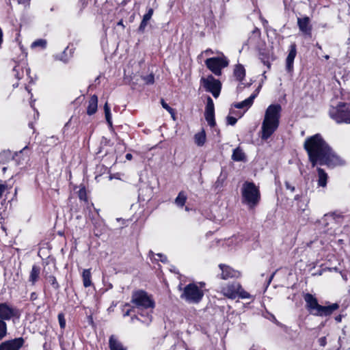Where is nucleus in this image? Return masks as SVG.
Here are the masks:
<instances>
[{
  "instance_id": "nucleus-1",
  "label": "nucleus",
  "mask_w": 350,
  "mask_h": 350,
  "mask_svg": "<svg viewBox=\"0 0 350 350\" xmlns=\"http://www.w3.org/2000/svg\"><path fill=\"white\" fill-rule=\"evenodd\" d=\"M304 148L313 167L316 165L334 167L342 164L340 158L334 152L321 134L306 138Z\"/></svg>"
},
{
  "instance_id": "nucleus-2",
  "label": "nucleus",
  "mask_w": 350,
  "mask_h": 350,
  "mask_svg": "<svg viewBox=\"0 0 350 350\" xmlns=\"http://www.w3.org/2000/svg\"><path fill=\"white\" fill-rule=\"evenodd\" d=\"M282 107L279 104L270 105L265 112L260 129V138L267 140L278 129L281 118Z\"/></svg>"
},
{
  "instance_id": "nucleus-3",
  "label": "nucleus",
  "mask_w": 350,
  "mask_h": 350,
  "mask_svg": "<svg viewBox=\"0 0 350 350\" xmlns=\"http://www.w3.org/2000/svg\"><path fill=\"white\" fill-rule=\"evenodd\" d=\"M131 303L139 311V314L145 318L142 321L147 325H149L152 321V310L155 306L152 296L144 291H137L132 294Z\"/></svg>"
},
{
  "instance_id": "nucleus-4",
  "label": "nucleus",
  "mask_w": 350,
  "mask_h": 350,
  "mask_svg": "<svg viewBox=\"0 0 350 350\" xmlns=\"http://www.w3.org/2000/svg\"><path fill=\"white\" fill-rule=\"evenodd\" d=\"M306 307L310 313L314 316L327 317L330 316L335 310H338L339 305L336 303L323 306L319 304L317 299L310 293H306L304 296Z\"/></svg>"
},
{
  "instance_id": "nucleus-5",
  "label": "nucleus",
  "mask_w": 350,
  "mask_h": 350,
  "mask_svg": "<svg viewBox=\"0 0 350 350\" xmlns=\"http://www.w3.org/2000/svg\"><path fill=\"white\" fill-rule=\"evenodd\" d=\"M242 202L253 208L260 200V193L258 187L252 182H245L241 187Z\"/></svg>"
},
{
  "instance_id": "nucleus-6",
  "label": "nucleus",
  "mask_w": 350,
  "mask_h": 350,
  "mask_svg": "<svg viewBox=\"0 0 350 350\" xmlns=\"http://www.w3.org/2000/svg\"><path fill=\"white\" fill-rule=\"evenodd\" d=\"M330 118L338 124H350V104L340 103L329 111Z\"/></svg>"
},
{
  "instance_id": "nucleus-7",
  "label": "nucleus",
  "mask_w": 350,
  "mask_h": 350,
  "mask_svg": "<svg viewBox=\"0 0 350 350\" xmlns=\"http://www.w3.org/2000/svg\"><path fill=\"white\" fill-rule=\"evenodd\" d=\"M203 296V291L195 283H190L186 285L180 295L181 299L189 304H198L202 300Z\"/></svg>"
},
{
  "instance_id": "nucleus-8",
  "label": "nucleus",
  "mask_w": 350,
  "mask_h": 350,
  "mask_svg": "<svg viewBox=\"0 0 350 350\" xmlns=\"http://www.w3.org/2000/svg\"><path fill=\"white\" fill-rule=\"evenodd\" d=\"M228 64L229 61L223 53H220L218 57L208 58L205 61L206 67L216 76H220L222 69L226 68Z\"/></svg>"
},
{
  "instance_id": "nucleus-9",
  "label": "nucleus",
  "mask_w": 350,
  "mask_h": 350,
  "mask_svg": "<svg viewBox=\"0 0 350 350\" xmlns=\"http://www.w3.org/2000/svg\"><path fill=\"white\" fill-rule=\"evenodd\" d=\"M342 220L343 217L340 213L333 212L325 214L319 222L325 227L330 226V228L327 229V231L330 230L329 233L332 234L335 233L336 229L342 224Z\"/></svg>"
},
{
  "instance_id": "nucleus-10",
  "label": "nucleus",
  "mask_w": 350,
  "mask_h": 350,
  "mask_svg": "<svg viewBox=\"0 0 350 350\" xmlns=\"http://www.w3.org/2000/svg\"><path fill=\"white\" fill-rule=\"evenodd\" d=\"M200 81L206 91L211 92L215 98L219 96L221 89V83L219 80L210 75L206 78L202 77Z\"/></svg>"
},
{
  "instance_id": "nucleus-11",
  "label": "nucleus",
  "mask_w": 350,
  "mask_h": 350,
  "mask_svg": "<svg viewBox=\"0 0 350 350\" xmlns=\"http://www.w3.org/2000/svg\"><path fill=\"white\" fill-rule=\"evenodd\" d=\"M20 317L19 310L8 303L0 304V319L10 321L13 318L18 319Z\"/></svg>"
},
{
  "instance_id": "nucleus-12",
  "label": "nucleus",
  "mask_w": 350,
  "mask_h": 350,
  "mask_svg": "<svg viewBox=\"0 0 350 350\" xmlns=\"http://www.w3.org/2000/svg\"><path fill=\"white\" fill-rule=\"evenodd\" d=\"M204 117L210 126L213 127L215 125L216 122L215 120V107L213 101L210 96L207 98Z\"/></svg>"
},
{
  "instance_id": "nucleus-13",
  "label": "nucleus",
  "mask_w": 350,
  "mask_h": 350,
  "mask_svg": "<svg viewBox=\"0 0 350 350\" xmlns=\"http://www.w3.org/2000/svg\"><path fill=\"white\" fill-rule=\"evenodd\" d=\"M24 344V339L21 337L5 340L1 343L0 350H20Z\"/></svg>"
},
{
  "instance_id": "nucleus-14",
  "label": "nucleus",
  "mask_w": 350,
  "mask_h": 350,
  "mask_svg": "<svg viewBox=\"0 0 350 350\" xmlns=\"http://www.w3.org/2000/svg\"><path fill=\"white\" fill-rule=\"evenodd\" d=\"M240 289L239 282H232L228 284L221 288V293L229 299H235L237 297V291Z\"/></svg>"
},
{
  "instance_id": "nucleus-15",
  "label": "nucleus",
  "mask_w": 350,
  "mask_h": 350,
  "mask_svg": "<svg viewBox=\"0 0 350 350\" xmlns=\"http://www.w3.org/2000/svg\"><path fill=\"white\" fill-rule=\"evenodd\" d=\"M297 25L301 32L304 35L311 36L312 25H310V19L308 16L297 18Z\"/></svg>"
},
{
  "instance_id": "nucleus-16",
  "label": "nucleus",
  "mask_w": 350,
  "mask_h": 350,
  "mask_svg": "<svg viewBox=\"0 0 350 350\" xmlns=\"http://www.w3.org/2000/svg\"><path fill=\"white\" fill-rule=\"evenodd\" d=\"M219 267L221 270L220 278L223 280H227L228 278H239L241 275L239 271H236L226 265L220 264Z\"/></svg>"
},
{
  "instance_id": "nucleus-17",
  "label": "nucleus",
  "mask_w": 350,
  "mask_h": 350,
  "mask_svg": "<svg viewBox=\"0 0 350 350\" xmlns=\"http://www.w3.org/2000/svg\"><path fill=\"white\" fill-rule=\"evenodd\" d=\"M297 55L296 44L293 43L290 45L289 52L286 59V69L288 72H292L293 70L294 59Z\"/></svg>"
},
{
  "instance_id": "nucleus-18",
  "label": "nucleus",
  "mask_w": 350,
  "mask_h": 350,
  "mask_svg": "<svg viewBox=\"0 0 350 350\" xmlns=\"http://www.w3.org/2000/svg\"><path fill=\"white\" fill-rule=\"evenodd\" d=\"M258 94V91L256 90L253 94L250 95V97L241 102L234 104L233 106L237 109H244L245 111H247L253 105L254 100L257 96Z\"/></svg>"
},
{
  "instance_id": "nucleus-19",
  "label": "nucleus",
  "mask_w": 350,
  "mask_h": 350,
  "mask_svg": "<svg viewBox=\"0 0 350 350\" xmlns=\"http://www.w3.org/2000/svg\"><path fill=\"white\" fill-rule=\"evenodd\" d=\"M48 270H50V267H45L43 271V273L45 279L52 286L55 290H57L59 288V285L56 280L54 275L51 274Z\"/></svg>"
},
{
  "instance_id": "nucleus-20",
  "label": "nucleus",
  "mask_w": 350,
  "mask_h": 350,
  "mask_svg": "<svg viewBox=\"0 0 350 350\" xmlns=\"http://www.w3.org/2000/svg\"><path fill=\"white\" fill-rule=\"evenodd\" d=\"M98 108V97L96 95H92L88 102V106L87 109V113L89 116L94 114Z\"/></svg>"
},
{
  "instance_id": "nucleus-21",
  "label": "nucleus",
  "mask_w": 350,
  "mask_h": 350,
  "mask_svg": "<svg viewBox=\"0 0 350 350\" xmlns=\"http://www.w3.org/2000/svg\"><path fill=\"white\" fill-rule=\"evenodd\" d=\"M109 345L110 350H126V348L113 335L109 338Z\"/></svg>"
},
{
  "instance_id": "nucleus-22",
  "label": "nucleus",
  "mask_w": 350,
  "mask_h": 350,
  "mask_svg": "<svg viewBox=\"0 0 350 350\" xmlns=\"http://www.w3.org/2000/svg\"><path fill=\"white\" fill-rule=\"evenodd\" d=\"M40 273V267L36 265H33L32 266L31 271H30L29 281L34 285L36 282L38 281Z\"/></svg>"
},
{
  "instance_id": "nucleus-23",
  "label": "nucleus",
  "mask_w": 350,
  "mask_h": 350,
  "mask_svg": "<svg viewBox=\"0 0 350 350\" xmlns=\"http://www.w3.org/2000/svg\"><path fill=\"white\" fill-rule=\"evenodd\" d=\"M232 159L234 161H245L246 155L241 148L237 147L233 150Z\"/></svg>"
},
{
  "instance_id": "nucleus-24",
  "label": "nucleus",
  "mask_w": 350,
  "mask_h": 350,
  "mask_svg": "<svg viewBox=\"0 0 350 350\" xmlns=\"http://www.w3.org/2000/svg\"><path fill=\"white\" fill-rule=\"evenodd\" d=\"M318 172V185L319 187H325L327 185V173L321 168H317Z\"/></svg>"
},
{
  "instance_id": "nucleus-25",
  "label": "nucleus",
  "mask_w": 350,
  "mask_h": 350,
  "mask_svg": "<svg viewBox=\"0 0 350 350\" xmlns=\"http://www.w3.org/2000/svg\"><path fill=\"white\" fill-rule=\"evenodd\" d=\"M234 76L238 81H242L245 76V70L241 64H238L234 69Z\"/></svg>"
},
{
  "instance_id": "nucleus-26",
  "label": "nucleus",
  "mask_w": 350,
  "mask_h": 350,
  "mask_svg": "<svg viewBox=\"0 0 350 350\" xmlns=\"http://www.w3.org/2000/svg\"><path fill=\"white\" fill-rule=\"evenodd\" d=\"M206 133L204 129L194 135V141L197 146H202L206 142Z\"/></svg>"
},
{
  "instance_id": "nucleus-27",
  "label": "nucleus",
  "mask_w": 350,
  "mask_h": 350,
  "mask_svg": "<svg viewBox=\"0 0 350 350\" xmlns=\"http://www.w3.org/2000/svg\"><path fill=\"white\" fill-rule=\"evenodd\" d=\"M83 283L85 287H89L92 285L91 271L90 269H84L82 273Z\"/></svg>"
},
{
  "instance_id": "nucleus-28",
  "label": "nucleus",
  "mask_w": 350,
  "mask_h": 350,
  "mask_svg": "<svg viewBox=\"0 0 350 350\" xmlns=\"http://www.w3.org/2000/svg\"><path fill=\"white\" fill-rule=\"evenodd\" d=\"M187 200V196L184 192L180 191L175 199V203L178 206L183 207Z\"/></svg>"
},
{
  "instance_id": "nucleus-29",
  "label": "nucleus",
  "mask_w": 350,
  "mask_h": 350,
  "mask_svg": "<svg viewBox=\"0 0 350 350\" xmlns=\"http://www.w3.org/2000/svg\"><path fill=\"white\" fill-rule=\"evenodd\" d=\"M104 111L106 120L110 127H112V118L110 107L107 103L104 105Z\"/></svg>"
},
{
  "instance_id": "nucleus-30",
  "label": "nucleus",
  "mask_w": 350,
  "mask_h": 350,
  "mask_svg": "<svg viewBox=\"0 0 350 350\" xmlns=\"http://www.w3.org/2000/svg\"><path fill=\"white\" fill-rule=\"evenodd\" d=\"M7 323L2 319H0V341L2 340L7 336Z\"/></svg>"
},
{
  "instance_id": "nucleus-31",
  "label": "nucleus",
  "mask_w": 350,
  "mask_h": 350,
  "mask_svg": "<svg viewBox=\"0 0 350 350\" xmlns=\"http://www.w3.org/2000/svg\"><path fill=\"white\" fill-rule=\"evenodd\" d=\"M46 40L44 39H38L31 43V47L32 49L36 47H40L41 49H45L46 46Z\"/></svg>"
},
{
  "instance_id": "nucleus-32",
  "label": "nucleus",
  "mask_w": 350,
  "mask_h": 350,
  "mask_svg": "<svg viewBox=\"0 0 350 350\" xmlns=\"http://www.w3.org/2000/svg\"><path fill=\"white\" fill-rule=\"evenodd\" d=\"M161 104L162 107L170 113L172 118L174 120L175 119V112H174V109H172L171 107H170L168 105V104H167L163 99L161 100Z\"/></svg>"
},
{
  "instance_id": "nucleus-33",
  "label": "nucleus",
  "mask_w": 350,
  "mask_h": 350,
  "mask_svg": "<svg viewBox=\"0 0 350 350\" xmlns=\"http://www.w3.org/2000/svg\"><path fill=\"white\" fill-rule=\"evenodd\" d=\"M237 297H239L241 299H249L251 297V295L250 293L246 292L240 284V289L237 291Z\"/></svg>"
},
{
  "instance_id": "nucleus-34",
  "label": "nucleus",
  "mask_w": 350,
  "mask_h": 350,
  "mask_svg": "<svg viewBox=\"0 0 350 350\" xmlns=\"http://www.w3.org/2000/svg\"><path fill=\"white\" fill-rule=\"evenodd\" d=\"M58 321L59 323V326L62 329H64L66 327V319L63 313H59L58 314Z\"/></svg>"
},
{
  "instance_id": "nucleus-35",
  "label": "nucleus",
  "mask_w": 350,
  "mask_h": 350,
  "mask_svg": "<svg viewBox=\"0 0 350 350\" xmlns=\"http://www.w3.org/2000/svg\"><path fill=\"white\" fill-rule=\"evenodd\" d=\"M144 81L148 85L153 84L154 82V77L153 74L143 77Z\"/></svg>"
},
{
  "instance_id": "nucleus-36",
  "label": "nucleus",
  "mask_w": 350,
  "mask_h": 350,
  "mask_svg": "<svg viewBox=\"0 0 350 350\" xmlns=\"http://www.w3.org/2000/svg\"><path fill=\"white\" fill-rule=\"evenodd\" d=\"M79 198L81 200L87 201V193L84 187L79 189Z\"/></svg>"
},
{
  "instance_id": "nucleus-37",
  "label": "nucleus",
  "mask_w": 350,
  "mask_h": 350,
  "mask_svg": "<svg viewBox=\"0 0 350 350\" xmlns=\"http://www.w3.org/2000/svg\"><path fill=\"white\" fill-rule=\"evenodd\" d=\"M153 12H154L153 9L149 8L147 11V13L144 15L143 18L149 21L152 18Z\"/></svg>"
},
{
  "instance_id": "nucleus-38",
  "label": "nucleus",
  "mask_w": 350,
  "mask_h": 350,
  "mask_svg": "<svg viewBox=\"0 0 350 350\" xmlns=\"http://www.w3.org/2000/svg\"><path fill=\"white\" fill-rule=\"evenodd\" d=\"M148 21L142 18V22H141V23L139 25V28H138L139 31L144 32L145 29H146V26H147V25H148Z\"/></svg>"
},
{
  "instance_id": "nucleus-39",
  "label": "nucleus",
  "mask_w": 350,
  "mask_h": 350,
  "mask_svg": "<svg viewBox=\"0 0 350 350\" xmlns=\"http://www.w3.org/2000/svg\"><path fill=\"white\" fill-rule=\"evenodd\" d=\"M237 121V118L232 117V116H228L227 117V122L230 125H234Z\"/></svg>"
},
{
  "instance_id": "nucleus-40",
  "label": "nucleus",
  "mask_w": 350,
  "mask_h": 350,
  "mask_svg": "<svg viewBox=\"0 0 350 350\" xmlns=\"http://www.w3.org/2000/svg\"><path fill=\"white\" fill-rule=\"evenodd\" d=\"M156 255L159 257L158 259H156L157 260H159L162 262H167V257L163 255L162 254H157Z\"/></svg>"
},
{
  "instance_id": "nucleus-41",
  "label": "nucleus",
  "mask_w": 350,
  "mask_h": 350,
  "mask_svg": "<svg viewBox=\"0 0 350 350\" xmlns=\"http://www.w3.org/2000/svg\"><path fill=\"white\" fill-rule=\"evenodd\" d=\"M285 186H286V189L290 190L291 192H294L295 191V187L291 185V184L288 181L285 182Z\"/></svg>"
},
{
  "instance_id": "nucleus-42",
  "label": "nucleus",
  "mask_w": 350,
  "mask_h": 350,
  "mask_svg": "<svg viewBox=\"0 0 350 350\" xmlns=\"http://www.w3.org/2000/svg\"><path fill=\"white\" fill-rule=\"evenodd\" d=\"M319 343L321 346L325 347L327 343L326 338L325 337H321L319 339Z\"/></svg>"
},
{
  "instance_id": "nucleus-43",
  "label": "nucleus",
  "mask_w": 350,
  "mask_h": 350,
  "mask_svg": "<svg viewBox=\"0 0 350 350\" xmlns=\"http://www.w3.org/2000/svg\"><path fill=\"white\" fill-rule=\"evenodd\" d=\"M215 52L211 49H208L205 51H204L203 52H202L201 55H212V54H214Z\"/></svg>"
},
{
  "instance_id": "nucleus-44",
  "label": "nucleus",
  "mask_w": 350,
  "mask_h": 350,
  "mask_svg": "<svg viewBox=\"0 0 350 350\" xmlns=\"http://www.w3.org/2000/svg\"><path fill=\"white\" fill-rule=\"evenodd\" d=\"M10 154V152H3L0 153V163L3 161L4 157Z\"/></svg>"
},
{
  "instance_id": "nucleus-45",
  "label": "nucleus",
  "mask_w": 350,
  "mask_h": 350,
  "mask_svg": "<svg viewBox=\"0 0 350 350\" xmlns=\"http://www.w3.org/2000/svg\"><path fill=\"white\" fill-rule=\"evenodd\" d=\"M38 299V295L36 292H33L30 295V300L35 301Z\"/></svg>"
},
{
  "instance_id": "nucleus-46",
  "label": "nucleus",
  "mask_w": 350,
  "mask_h": 350,
  "mask_svg": "<svg viewBox=\"0 0 350 350\" xmlns=\"http://www.w3.org/2000/svg\"><path fill=\"white\" fill-rule=\"evenodd\" d=\"M5 185L0 184V198H1L2 194L5 191Z\"/></svg>"
},
{
  "instance_id": "nucleus-47",
  "label": "nucleus",
  "mask_w": 350,
  "mask_h": 350,
  "mask_svg": "<svg viewBox=\"0 0 350 350\" xmlns=\"http://www.w3.org/2000/svg\"><path fill=\"white\" fill-rule=\"evenodd\" d=\"M260 30L257 28H256L253 31H252V34L254 36H258L259 37L260 36Z\"/></svg>"
},
{
  "instance_id": "nucleus-48",
  "label": "nucleus",
  "mask_w": 350,
  "mask_h": 350,
  "mask_svg": "<svg viewBox=\"0 0 350 350\" xmlns=\"http://www.w3.org/2000/svg\"><path fill=\"white\" fill-rule=\"evenodd\" d=\"M27 150V146L24 147L19 152L15 153V156H18V154H21Z\"/></svg>"
},
{
  "instance_id": "nucleus-49",
  "label": "nucleus",
  "mask_w": 350,
  "mask_h": 350,
  "mask_svg": "<svg viewBox=\"0 0 350 350\" xmlns=\"http://www.w3.org/2000/svg\"><path fill=\"white\" fill-rule=\"evenodd\" d=\"M30 0H18V3L20 4H26Z\"/></svg>"
},
{
  "instance_id": "nucleus-50",
  "label": "nucleus",
  "mask_w": 350,
  "mask_h": 350,
  "mask_svg": "<svg viewBox=\"0 0 350 350\" xmlns=\"http://www.w3.org/2000/svg\"><path fill=\"white\" fill-rule=\"evenodd\" d=\"M125 157L127 160L130 161L133 159V155L131 153H127Z\"/></svg>"
},
{
  "instance_id": "nucleus-51",
  "label": "nucleus",
  "mask_w": 350,
  "mask_h": 350,
  "mask_svg": "<svg viewBox=\"0 0 350 350\" xmlns=\"http://www.w3.org/2000/svg\"><path fill=\"white\" fill-rule=\"evenodd\" d=\"M341 319H342V317H341L340 315L337 316V317H336V318H335V320H336L337 322H340V321H341Z\"/></svg>"
},
{
  "instance_id": "nucleus-52",
  "label": "nucleus",
  "mask_w": 350,
  "mask_h": 350,
  "mask_svg": "<svg viewBox=\"0 0 350 350\" xmlns=\"http://www.w3.org/2000/svg\"><path fill=\"white\" fill-rule=\"evenodd\" d=\"M2 36H3V32H2L1 29L0 28V44L2 42Z\"/></svg>"
},
{
  "instance_id": "nucleus-53",
  "label": "nucleus",
  "mask_w": 350,
  "mask_h": 350,
  "mask_svg": "<svg viewBox=\"0 0 350 350\" xmlns=\"http://www.w3.org/2000/svg\"><path fill=\"white\" fill-rule=\"evenodd\" d=\"M117 25L119 26H122V27H124L122 20L120 21Z\"/></svg>"
},
{
  "instance_id": "nucleus-54",
  "label": "nucleus",
  "mask_w": 350,
  "mask_h": 350,
  "mask_svg": "<svg viewBox=\"0 0 350 350\" xmlns=\"http://www.w3.org/2000/svg\"><path fill=\"white\" fill-rule=\"evenodd\" d=\"M273 277V274H272V275L270 276V278H269V280H268V282H267V285H269V284H270V283H271V280H272Z\"/></svg>"
},
{
  "instance_id": "nucleus-55",
  "label": "nucleus",
  "mask_w": 350,
  "mask_h": 350,
  "mask_svg": "<svg viewBox=\"0 0 350 350\" xmlns=\"http://www.w3.org/2000/svg\"><path fill=\"white\" fill-rule=\"evenodd\" d=\"M131 310H128L124 314V316L126 317V316H129L130 314V312H131Z\"/></svg>"
},
{
  "instance_id": "nucleus-56",
  "label": "nucleus",
  "mask_w": 350,
  "mask_h": 350,
  "mask_svg": "<svg viewBox=\"0 0 350 350\" xmlns=\"http://www.w3.org/2000/svg\"><path fill=\"white\" fill-rule=\"evenodd\" d=\"M148 256L152 258V256H154V254L153 253L152 251H150L149 253H148Z\"/></svg>"
},
{
  "instance_id": "nucleus-57",
  "label": "nucleus",
  "mask_w": 350,
  "mask_h": 350,
  "mask_svg": "<svg viewBox=\"0 0 350 350\" xmlns=\"http://www.w3.org/2000/svg\"><path fill=\"white\" fill-rule=\"evenodd\" d=\"M134 319L139 320L138 317H134L131 318L132 321H133Z\"/></svg>"
},
{
  "instance_id": "nucleus-58",
  "label": "nucleus",
  "mask_w": 350,
  "mask_h": 350,
  "mask_svg": "<svg viewBox=\"0 0 350 350\" xmlns=\"http://www.w3.org/2000/svg\"><path fill=\"white\" fill-rule=\"evenodd\" d=\"M324 58H325V59H329V55H325V56H324Z\"/></svg>"
},
{
  "instance_id": "nucleus-59",
  "label": "nucleus",
  "mask_w": 350,
  "mask_h": 350,
  "mask_svg": "<svg viewBox=\"0 0 350 350\" xmlns=\"http://www.w3.org/2000/svg\"><path fill=\"white\" fill-rule=\"evenodd\" d=\"M316 46L318 47V49H321V46L319 44H317Z\"/></svg>"
},
{
  "instance_id": "nucleus-60",
  "label": "nucleus",
  "mask_w": 350,
  "mask_h": 350,
  "mask_svg": "<svg viewBox=\"0 0 350 350\" xmlns=\"http://www.w3.org/2000/svg\"><path fill=\"white\" fill-rule=\"evenodd\" d=\"M14 71L16 72L17 71V66L14 67Z\"/></svg>"
}]
</instances>
